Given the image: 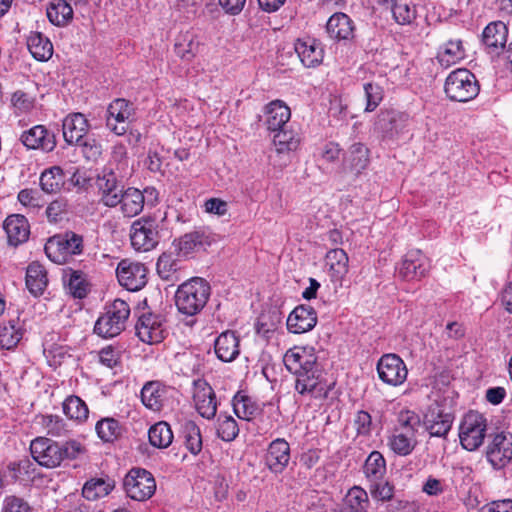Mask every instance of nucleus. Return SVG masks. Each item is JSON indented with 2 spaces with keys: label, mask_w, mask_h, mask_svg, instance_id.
Wrapping results in <instances>:
<instances>
[{
  "label": "nucleus",
  "mask_w": 512,
  "mask_h": 512,
  "mask_svg": "<svg viewBox=\"0 0 512 512\" xmlns=\"http://www.w3.org/2000/svg\"><path fill=\"white\" fill-rule=\"evenodd\" d=\"M283 362L286 369L296 376L295 390L299 394H321L320 368L313 347L294 346L286 351Z\"/></svg>",
  "instance_id": "nucleus-1"
},
{
  "label": "nucleus",
  "mask_w": 512,
  "mask_h": 512,
  "mask_svg": "<svg viewBox=\"0 0 512 512\" xmlns=\"http://www.w3.org/2000/svg\"><path fill=\"white\" fill-rule=\"evenodd\" d=\"M209 296V283L202 278L195 277L178 287L175 293V304L180 313L194 316L205 307Z\"/></svg>",
  "instance_id": "nucleus-2"
},
{
  "label": "nucleus",
  "mask_w": 512,
  "mask_h": 512,
  "mask_svg": "<svg viewBox=\"0 0 512 512\" xmlns=\"http://www.w3.org/2000/svg\"><path fill=\"white\" fill-rule=\"evenodd\" d=\"M129 315L128 303L122 299H115L106 305L104 312L97 319L94 325L95 334L105 339L120 335L125 330Z\"/></svg>",
  "instance_id": "nucleus-3"
},
{
  "label": "nucleus",
  "mask_w": 512,
  "mask_h": 512,
  "mask_svg": "<svg viewBox=\"0 0 512 512\" xmlns=\"http://www.w3.org/2000/svg\"><path fill=\"white\" fill-rule=\"evenodd\" d=\"M83 249V237L73 231L50 237L44 247L47 257L56 264L70 262L74 256L81 255Z\"/></svg>",
  "instance_id": "nucleus-4"
},
{
  "label": "nucleus",
  "mask_w": 512,
  "mask_h": 512,
  "mask_svg": "<svg viewBox=\"0 0 512 512\" xmlns=\"http://www.w3.org/2000/svg\"><path fill=\"white\" fill-rule=\"evenodd\" d=\"M444 90L449 99L468 102L479 94L480 86L472 72L465 68H459L447 76Z\"/></svg>",
  "instance_id": "nucleus-5"
},
{
  "label": "nucleus",
  "mask_w": 512,
  "mask_h": 512,
  "mask_svg": "<svg viewBox=\"0 0 512 512\" xmlns=\"http://www.w3.org/2000/svg\"><path fill=\"white\" fill-rule=\"evenodd\" d=\"M131 245L136 251L147 252L159 243V224L156 218L144 216L135 220L130 228Z\"/></svg>",
  "instance_id": "nucleus-6"
},
{
  "label": "nucleus",
  "mask_w": 512,
  "mask_h": 512,
  "mask_svg": "<svg viewBox=\"0 0 512 512\" xmlns=\"http://www.w3.org/2000/svg\"><path fill=\"white\" fill-rule=\"evenodd\" d=\"M124 490L135 501H146L156 491V481L151 472L143 468H132L124 477Z\"/></svg>",
  "instance_id": "nucleus-7"
},
{
  "label": "nucleus",
  "mask_w": 512,
  "mask_h": 512,
  "mask_svg": "<svg viewBox=\"0 0 512 512\" xmlns=\"http://www.w3.org/2000/svg\"><path fill=\"white\" fill-rule=\"evenodd\" d=\"M487 429L486 418L475 411L468 412L460 425L459 438L461 445L468 451L478 449L485 438Z\"/></svg>",
  "instance_id": "nucleus-8"
},
{
  "label": "nucleus",
  "mask_w": 512,
  "mask_h": 512,
  "mask_svg": "<svg viewBox=\"0 0 512 512\" xmlns=\"http://www.w3.org/2000/svg\"><path fill=\"white\" fill-rule=\"evenodd\" d=\"M133 114L132 103L126 99L117 98L107 108L106 125L114 134L124 135L129 128Z\"/></svg>",
  "instance_id": "nucleus-9"
},
{
  "label": "nucleus",
  "mask_w": 512,
  "mask_h": 512,
  "mask_svg": "<svg viewBox=\"0 0 512 512\" xmlns=\"http://www.w3.org/2000/svg\"><path fill=\"white\" fill-rule=\"evenodd\" d=\"M377 373L381 381L390 386L403 384L408 375L405 362L396 354H384L377 363Z\"/></svg>",
  "instance_id": "nucleus-10"
},
{
  "label": "nucleus",
  "mask_w": 512,
  "mask_h": 512,
  "mask_svg": "<svg viewBox=\"0 0 512 512\" xmlns=\"http://www.w3.org/2000/svg\"><path fill=\"white\" fill-rule=\"evenodd\" d=\"M148 270L140 262L124 259L119 262L116 274L119 284L129 291H138L147 283Z\"/></svg>",
  "instance_id": "nucleus-11"
},
{
  "label": "nucleus",
  "mask_w": 512,
  "mask_h": 512,
  "mask_svg": "<svg viewBox=\"0 0 512 512\" xmlns=\"http://www.w3.org/2000/svg\"><path fill=\"white\" fill-rule=\"evenodd\" d=\"M429 269V259L418 249L408 251L397 267L398 275L406 281L420 280Z\"/></svg>",
  "instance_id": "nucleus-12"
},
{
  "label": "nucleus",
  "mask_w": 512,
  "mask_h": 512,
  "mask_svg": "<svg viewBox=\"0 0 512 512\" xmlns=\"http://www.w3.org/2000/svg\"><path fill=\"white\" fill-rule=\"evenodd\" d=\"M32 458L41 466L55 468L61 464L60 445L46 437H38L31 441Z\"/></svg>",
  "instance_id": "nucleus-13"
},
{
  "label": "nucleus",
  "mask_w": 512,
  "mask_h": 512,
  "mask_svg": "<svg viewBox=\"0 0 512 512\" xmlns=\"http://www.w3.org/2000/svg\"><path fill=\"white\" fill-rule=\"evenodd\" d=\"M193 402L197 412L208 420L215 417L217 412L216 395L209 383L204 379L193 382Z\"/></svg>",
  "instance_id": "nucleus-14"
},
{
  "label": "nucleus",
  "mask_w": 512,
  "mask_h": 512,
  "mask_svg": "<svg viewBox=\"0 0 512 512\" xmlns=\"http://www.w3.org/2000/svg\"><path fill=\"white\" fill-rule=\"evenodd\" d=\"M486 456L495 469L505 467L512 460V434H496L487 447Z\"/></svg>",
  "instance_id": "nucleus-15"
},
{
  "label": "nucleus",
  "mask_w": 512,
  "mask_h": 512,
  "mask_svg": "<svg viewBox=\"0 0 512 512\" xmlns=\"http://www.w3.org/2000/svg\"><path fill=\"white\" fill-rule=\"evenodd\" d=\"M173 392V388L161 381L154 380L143 385L140 396L143 405L147 409L158 412L165 406Z\"/></svg>",
  "instance_id": "nucleus-16"
},
{
  "label": "nucleus",
  "mask_w": 512,
  "mask_h": 512,
  "mask_svg": "<svg viewBox=\"0 0 512 512\" xmlns=\"http://www.w3.org/2000/svg\"><path fill=\"white\" fill-rule=\"evenodd\" d=\"M139 339L148 344L159 343L164 339L163 318L153 313H143L135 326Z\"/></svg>",
  "instance_id": "nucleus-17"
},
{
  "label": "nucleus",
  "mask_w": 512,
  "mask_h": 512,
  "mask_svg": "<svg viewBox=\"0 0 512 512\" xmlns=\"http://www.w3.org/2000/svg\"><path fill=\"white\" fill-rule=\"evenodd\" d=\"M20 141L27 149H39L44 152H51L56 147L54 133L49 131L44 125H35L23 131Z\"/></svg>",
  "instance_id": "nucleus-18"
},
{
  "label": "nucleus",
  "mask_w": 512,
  "mask_h": 512,
  "mask_svg": "<svg viewBox=\"0 0 512 512\" xmlns=\"http://www.w3.org/2000/svg\"><path fill=\"white\" fill-rule=\"evenodd\" d=\"M265 465L274 474L282 473L290 461V445L283 438L273 440L265 454Z\"/></svg>",
  "instance_id": "nucleus-19"
},
{
  "label": "nucleus",
  "mask_w": 512,
  "mask_h": 512,
  "mask_svg": "<svg viewBox=\"0 0 512 512\" xmlns=\"http://www.w3.org/2000/svg\"><path fill=\"white\" fill-rule=\"evenodd\" d=\"M97 186L101 194V201L105 206L116 207L119 205V197L124 190L111 168H104L102 170L101 175L97 179Z\"/></svg>",
  "instance_id": "nucleus-20"
},
{
  "label": "nucleus",
  "mask_w": 512,
  "mask_h": 512,
  "mask_svg": "<svg viewBox=\"0 0 512 512\" xmlns=\"http://www.w3.org/2000/svg\"><path fill=\"white\" fill-rule=\"evenodd\" d=\"M316 324L317 314L310 306H297L287 318V329L294 334L308 332L312 330Z\"/></svg>",
  "instance_id": "nucleus-21"
},
{
  "label": "nucleus",
  "mask_w": 512,
  "mask_h": 512,
  "mask_svg": "<svg viewBox=\"0 0 512 512\" xmlns=\"http://www.w3.org/2000/svg\"><path fill=\"white\" fill-rule=\"evenodd\" d=\"M62 130L65 142L74 145L87 136L89 122L82 113H70L63 120Z\"/></svg>",
  "instance_id": "nucleus-22"
},
{
  "label": "nucleus",
  "mask_w": 512,
  "mask_h": 512,
  "mask_svg": "<svg viewBox=\"0 0 512 512\" xmlns=\"http://www.w3.org/2000/svg\"><path fill=\"white\" fill-rule=\"evenodd\" d=\"M295 51L302 64L308 68L318 66L324 57V50L321 43L312 38L297 40L295 43Z\"/></svg>",
  "instance_id": "nucleus-23"
},
{
  "label": "nucleus",
  "mask_w": 512,
  "mask_h": 512,
  "mask_svg": "<svg viewBox=\"0 0 512 512\" xmlns=\"http://www.w3.org/2000/svg\"><path fill=\"white\" fill-rule=\"evenodd\" d=\"M3 228L7 234L8 243L18 246L28 240L30 226L27 219L20 214L10 215L4 221Z\"/></svg>",
  "instance_id": "nucleus-24"
},
{
  "label": "nucleus",
  "mask_w": 512,
  "mask_h": 512,
  "mask_svg": "<svg viewBox=\"0 0 512 512\" xmlns=\"http://www.w3.org/2000/svg\"><path fill=\"white\" fill-rule=\"evenodd\" d=\"M508 37V28L502 21H493L483 30L482 41L489 52L498 53L505 47Z\"/></svg>",
  "instance_id": "nucleus-25"
},
{
  "label": "nucleus",
  "mask_w": 512,
  "mask_h": 512,
  "mask_svg": "<svg viewBox=\"0 0 512 512\" xmlns=\"http://www.w3.org/2000/svg\"><path fill=\"white\" fill-rule=\"evenodd\" d=\"M217 358L223 362H232L240 353L239 338L233 331L222 332L214 341Z\"/></svg>",
  "instance_id": "nucleus-26"
},
{
  "label": "nucleus",
  "mask_w": 512,
  "mask_h": 512,
  "mask_svg": "<svg viewBox=\"0 0 512 512\" xmlns=\"http://www.w3.org/2000/svg\"><path fill=\"white\" fill-rule=\"evenodd\" d=\"M265 124L270 131L284 128L291 117L290 108L281 100H274L265 106Z\"/></svg>",
  "instance_id": "nucleus-27"
},
{
  "label": "nucleus",
  "mask_w": 512,
  "mask_h": 512,
  "mask_svg": "<svg viewBox=\"0 0 512 512\" xmlns=\"http://www.w3.org/2000/svg\"><path fill=\"white\" fill-rule=\"evenodd\" d=\"M349 258L347 253L340 248L331 249L326 253L325 264L333 282H341L348 273Z\"/></svg>",
  "instance_id": "nucleus-28"
},
{
  "label": "nucleus",
  "mask_w": 512,
  "mask_h": 512,
  "mask_svg": "<svg viewBox=\"0 0 512 512\" xmlns=\"http://www.w3.org/2000/svg\"><path fill=\"white\" fill-rule=\"evenodd\" d=\"M326 31L332 39L349 40L354 35V24L345 13H335L327 21Z\"/></svg>",
  "instance_id": "nucleus-29"
},
{
  "label": "nucleus",
  "mask_w": 512,
  "mask_h": 512,
  "mask_svg": "<svg viewBox=\"0 0 512 512\" xmlns=\"http://www.w3.org/2000/svg\"><path fill=\"white\" fill-rule=\"evenodd\" d=\"M115 488V481L110 477H93L87 480L82 488V495L90 501H95L109 495Z\"/></svg>",
  "instance_id": "nucleus-30"
},
{
  "label": "nucleus",
  "mask_w": 512,
  "mask_h": 512,
  "mask_svg": "<svg viewBox=\"0 0 512 512\" xmlns=\"http://www.w3.org/2000/svg\"><path fill=\"white\" fill-rule=\"evenodd\" d=\"M73 3L68 0H52L47 7L49 21L58 27H65L73 20Z\"/></svg>",
  "instance_id": "nucleus-31"
},
{
  "label": "nucleus",
  "mask_w": 512,
  "mask_h": 512,
  "mask_svg": "<svg viewBox=\"0 0 512 512\" xmlns=\"http://www.w3.org/2000/svg\"><path fill=\"white\" fill-rule=\"evenodd\" d=\"M27 47L31 55L38 61H48L53 55V45L50 39L41 32H30L27 37Z\"/></svg>",
  "instance_id": "nucleus-32"
},
{
  "label": "nucleus",
  "mask_w": 512,
  "mask_h": 512,
  "mask_svg": "<svg viewBox=\"0 0 512 512\" xmlns=\"http://www.w3.org/2000/svg\"><path fill=\"white\" fill-rule=\"evenodd\" d=\"M119 198V205L124 216L134 217L143 210L144 196L139 189L130 187L124 190Z\"/></svg>",
  "instance_id": "nucleus-33"
},
{
  "label": "nucleus",
  "mask_w": 512,
  "mask_h": 512,
  "mask_svg": "<svg viewBox=\"0 0 512 512\" xmlns=\"http://www.w3.org/2000/svg\"><path fill=\"white\" fill-rule=\"evenodd\" d=\"M344 163L352 172L360 173L369 163L368 148L362 143L352 144L344 156Z\"/></svg>",
  "instance_id": "nucleus-34"
},
{
  "label": "nucleus",
  "mask_w": 512,
  "mask_h": 512,
  "mask_svg": "<svg viewBox=\"0 0 512 512\" xmlns=\"http://www.w3.org/2000/svg\"><path fill=\"white\" fill-rule=\"evenodd\" d=\"M47 284L48 278L44 267L37 262L30 263L26 271V286L29 292L34 296L41 295Z\"/></svg>",
  "instance_id": "nucleus-35"
},
{
  "label": "nucleus",
  "mask_w": 512,
  "mask_h": 512,
  "mask_svg": "<svg viewBox=\"0 0 512 512\" xmlns=\"http://www.w3.org/2000/svg\"><path fill=\"white\" fill-rule=\"evenodd\" d=\"M210 245V238L202 231H193L186 233L178 240L176 251L183 254L184 256L205 249L206 246Z\"/></svg>",
  "instance_id": "nucleus-36"
},
{
  "label": "nucleus",
  "mask_w": 512,
  "mask_h": 512,
  "mask_svg": "<svg viewBox=\"0 0 512 512\" xmlns=\"http://www.w3.org/2000/svg\"><path fill=\"white\" fill-rule=\"evenodd\" d=\"M65 184V174L60 166L45 169L40 176L41 189L49 194L58 193Z\"/></svg>",
  "instance_id": "nucleus-37"
},
{
  "label": "nucleus",
  "mask_w": 512,
  "mask_h": 512,
  "mask_svg": "<svg viewBox=\"0 0 512 512\" xmlns=\"http://www.w3.org/2000/svg\"><path fill=\"white\" fill-rule=\"evenodd\" d=\"M389 448L399 456H408L417 444L416 435L392 431L388 437Z\"/></svg>",
  "instance_id": "nucleus-38"
},
{
  "label": "nucleus",
  "mask_w": 512,
  "mask_h": 512,
  "mask_svg": "<svg viewBox=\"0 0 512 512\" xmlns=\"http://www.w3.org/2000/svg\"><path fill=\"white\" fill-rule=\"evenodd\" d=\"M363 473L367 482H375L385 477L386 460L379 451H372L365 460Z\"/></svg>",
  "instance_id": "nucleus-39"
},
{
  "label": "nucleus",
  "mask_w": 512,
  "mask_h": 512,
  "mask_svg": "<svg viewBox=\"0 0 512 512\" xmlns=\"http://www.w3.org/2000/svg\"><path fill=\"white\" fill-rule=\"evenodd\" d=\"M199 43L196 36L189 31L180 33L176 38L174 51L183 60H192L198 52Z\"/></svg>",
  "instance_id": "nucleus-40"
},
{
  "label": "nucleus",
  "mask_w": 512,
  "mask_h": 512,
  "mask_svg": "<svg viewBox=\"0 0 512 512\" xmlns=\"http://www.w3.org/2000/svg\"><path fill=\"white\" fill-rule=\"evenodd\" d=\"M453 417L450 413H431L425 418V425L429 434L435 437H444L450 431Z\"/></svg>",
  "instance_id": "nucleus-41"
},
{
  "label": "nucleus",
  "mask_w": 512,
  "mask_h": 512,
  "mask_svg": "<svg viewBox=\"0 0 512 512\" xmlns=\"http://www.w3.org/2000/svg\"><path fill=\"white\" fill-rule=\"evenodd\" d=\"M181 435L186 448L197 455L202 450V435L199 426L191 420L185 421L181 426Z\"/></svg>",
  "instance_id": "nucleus-42"
},
{
  "label": "nucleus",
  "mask_w": 512,
  "mask_h": 512,
  "mask_svg": "<svg viewBox=\"0 0 512 512\" xmlns=\"http://www.w3.org/2000/svg\"><path fill=\"white\" fill-rule=\"evenodd\" d=\"M180 268V261L172 252H164L158 258L157 272L163 280H178L177 273Z\"/></svg>",
  "instance_id": "nucleus-43"
},
{
  "label": "nucleus",
  "mask_w": 512,
  "mask_h": 512,
  "mask_svg": "<svg viewBox=\"0 0 512 512\" xmlns=\"http://www.w3.org/2000/svg\"><path fill=\"white\" fill-rule=\"evenodd\" d=\"M148 437L152 446L163 449L171 445L174 436L170 425L160 421L150 427Z\"/></svg>",
  "instance_id": "nucleus-44"
},
{
  "label": "nucleus",
  "mask_w": 512,
  "mask_h": 512,
  "mask_svg": "<svg viewBox=\"0 0 512 512\" xmlns=\"http://www.w3.org/2000/svg\"><path fill=\"white\" fill-rule=\"evenodd\" d=\"M369 498L366 490L360 486H353L346 494L341 508L345 510L368 512Z\"/></svg>",
  "instance_id": "nucleus-45"
},
{
  "label": "nucleus",
  "mask_w": 512,
  "mask_h": 512,
  "mask_svg": "<svg viewBox=\"0 0 512 512\" xmlns=\"http://www.w3.org/2000/svg\"><path fill=\"white\" fill-rule=\"evenodd\" d=\"M465 57V50L460 40H450L445 45L443 50L438 54V61L441 66L448 68Z\"/></svg>",
  "instance_id": "nucleus-46"
},
{
  "label": "nucleus",
  "mask_w": 512,
  "mask_h": 512,
  "mask_svg": "<svg viewBox=\"0 0 512 512\" xmlns=\"http://www.w3.org/2000/svg\"><path fill=\"white\" fill-rule=\"evenodd\" d=\"M273 144L278 153L295 151L300 145V136L293 130L281 128L275 131Z\"/></svg>",
  "instance_id": "nucleus-47"
},
{
  "label": "nucleus",
  "mask_w": 512,
  "mask_h": 512,
  "mask_svg": "<svg viewBox=\"0 0 512 512\" xmlns=\"http://www.w3.org/2000/svg\"><path fill=\"white\" fill-rule=\"evenodd\" d=\"M64 414L73 420L82 422L88 418L89 410L86 403L78 396L71 395L63 402Z\"/></svg>",
  "instance_id": "nucleus-48"
},
{
  "label": "nucleus",
  "mask_w": 512,
  "mask_h": 512,
  "mask_svg": "<svg viewBox=\"0 0 512 512\" xmlns=\"http://www.w3.org/2000/svg\"><path fill=\"white\" fill-rule=\"evenodd\" d=\"M394 20L400 25H409L417 17V10L412 0H398L392 7Z\"/></svg>",
  "instance_id": "nucleus-49"
},
{
  "label": "nucleus",
  "mask_w": 512,
  "mask_h": 512,
  "mask_svg": "<svg viewBox=\"0 0 512 512\" xmlns=\"http://www.w3.org/2000/svg\"><path fill=\"white\" fill-rule=\"evenodd\" d=\"M22 338V331L16 326L14 320L0 325V347L2 349H13Z\"/></svg>",
  "instance_id": "nucleus-50"
},
{
  "label": "nucleus",
  "mask_w": 512,
  "mask_h": 512,
  "mask_svg": "<svg viewBox=\"0 0 512 512\" xmlns=\"http://www.w3.org/2000/svg\"><path fill=\"white\" fill-rule=\"evenodd\" d=\"M234 413L238 418L251 420L258 412V407L251 398L237 393L232 400Z\"/></svg>",
  "instance_id": "nucleus-51"
},
{
  "label": "nucleus",
  "mask_w": 512,
  "mask_h": 512,
  "mask_svg": "<svg viewBox=\"0 0 512 512\" xmlns=\"http://www.w3.org/2000/svg\"><path fill=\"white\" fill-rule=\"evenodd\" d=\"M216 430L218 437L227 442L234 440L239 434L236 420L223 413L218 416Z\"/></svg>",
  "instance_id": "nucleus-52"
},
{
  "label": "nucleus",
  "mask_w": 512,
  "mask_h": 512,
  "mask_svg": "<svg viewBox=\"0 0 512 512\" xmlns=\"http://www.w3.org/2000/svg\"><path fill=\"white\" fill-rule=\"evenodd\" d=\"M97 435L104 442H112L121 434V426L114 418H104L99 420L95 426Z\"/></svg>",
  "instance_id": "nucleus-53"
},
{
  "label": "nucleus",
  "mask_w": 512,
  "mask_h": 512,
  "mask_svg": "<svg viewBox=\"0 0 512 512\" xmlns=\"http://www.w3.org/2000/svg\"><path fill=\"white\" fill-rule=\"evenodd\" d=\"M420 424L421 420L418 414L410 410H402L398 414L397 425L393 430L416 435Z\"/></svg>",
  "instance_id": "nucleus-54"
},
{
  "label": "nucleus",
  "mask_w": 512,
  "mask_h": 512,
  "mask_svg": "<svg viewBox=\"0 0 512 512\" xmlns=\"http://www.w3.org/2000/svg\"><path fill=\"white\" fill-rule=\"evenodd\" d=\"M370 495L374 500L387 502L393 498L394 486L384 478L368 482Z\"/></svg>",
  "instance_id": "nucleus-55"
},
{
  "label": "nucleus",
  "mask_w": 512,
  "mask_h": 512,
  "mask_svg": "<svg viewBox=\"0 0 512 512\" xmlns=\"http://www.w3.org/2000/svg\"><path fill=\"white\" fill-rule=\"evenodd\" d=\"M74 145L80 148V152L87 161H96L102 154L101 144L94 137L89 135Z\"/></svg>",
  "instance_id": "nucleus-56"
},
{
  "label": "nucleus",
  "mask_w": 512,
  "mask_h": 512,
  "mask_svg": "<svg viewBox=\"0 0 512 512\" xmlns=\"http://www.w3.org/2000/svg\"><path fill=\"white\" fill-rule=\"evenodd\" d=\"M68 201L65 198H57L46 207L45 214L50 223L62 221L68 213Z\"/></svg>",
  "instance_id": "nucleus-57"
},
{
  "label": "nucleus",
  "mask_w": 512,
  "mask_h": 512,
  "mask_svg": "<svg viewBox=\"0 0 512 512\" xmlns=\"http://www.w3.org/2000/svg\"><path fill=\"white\" fill-rule=\"evenodd\" d=\"M363 88L366 98L365 112H372L383 100V89L380 85L372 82L365 83Z\"/></svg>",
  "instance_id": "nucleus-58"
},
{
  "label": "nucleus",
  "mask_w": 512,
  "mask_h": 512,
  "mask_svg": "<svg viewBox=\"0 0 512 512\" xmlns=\"http://www.w3.org/2000/svg\"><path fill=\"white\" fill-rule=\"evenodd\" d=\"M99 362L107 368H114L120 364L121 350L113 345L103 347L99 353Z\"/></svg>",
  "instance_id": "nucleus-59"
},
{
  "label": "nucleus",
  "mask_w": 512,
  "mask_h": 512,
  "mask_svg": "<svg viewBox=\"0 0 512 512\" xmlns=\"http://www.w3.org/2000/svg\"><path fill=\"white\" fill-rule=\"evenodd\" d=\"M68 288L74 297L83 298L86 296L87 283L81 271H72L70 273Z\"/></svg>",
  "instance_id": "nucleus-60"
},
{
  "label": "nucleus",
  "mask_w": 512,
  "mask_h": 512,
  "mask_svg": "<svg viewBox=\"0 0 512 512\" xmlns=\"http://www.w3.org/2000/svg\"><path fill=\"white\" fill-rule=\"evenodd\" d=\"M18 201L25 207L31 210L40 209L43 204L41 203V197L36 190L33 189H22L18 193Z\"/></svg>",
  "instance_id": "nucleus-61"
},
{
  "label": "nucleus",
  "mask_w": 512,
  "mask_h": 512,
  "mask_svg": "<svg viewBox=\"0 0 512 512\" xmlns=\"http://www.w3.org/2000/svg\"><path fill=\"white\" fill-rule=\"evenodd\" d=\"M31 507L24 499L17 496H7L3 501L1 512H30Z\"/></svg>",
  "instance_id": "nucleus-62"
},
{
  "label": "nucleus",
  "mask_w": 512,
  "mask_h": 512,
  "mask_svg": "<svg viewBox=\"0 0 512 512\" xmlns=\"http://www.w3.org/2000/svg\"><path fill=\"white\" fill-rule=\"evenodd\" d=\"M41 424L52 436H60L64 431L63 420L56 415L42 416Z\"/></svg>",
  "instance_id": "nucleus-63"
},
{
  "label": "nucleus",
  "mask_w": 512,
  "mask_h": 512,
  "mask_svg": "<svg viewBox=\"0 0 512 512\" xmlns=\"http://www.w3.org/2000/svg\"><path fill=\"white\" fill-rule=\"evenodd\" d=\"M477 512H512V500L502 499L491 501L480 507Z\"/></svg>",
  "instance_id": "nucleus-64"
}]
</instances>
